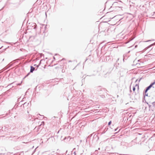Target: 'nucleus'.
<instances>
[{
    "instance_id": "1",
    "label": "nucleus",
    "mask_w": 155,
    "mask_h": 155,
    "mask_svg": "<svg viewBox=\"0 0 155 155\" xmlns=\"http://www.w3.org/2000/svg\"><path fill=\"white\" fill-rule=\"evenodd\" d=\"M132 88L133 91L135 92V91H138L139 89V87L138 84H135L133 85H131L130 86V89H131V88Z\"/></svg>"
},
{
    "instance_id": "2",
    "label": "nucleus",
    "mask_w": 155,
    "mask_h": 155,
    "mask_svg": "<svg viewBox=\"0 0 155 155\" xmlns=\"http://www.w3.org/2000/svg\"><path fill=\"white\" fill-rule=\"evenodd\" d=\"M155 81H154V82L152 84H151L149 86L147 87L146 89V90L145 91V94H146L147 91L149 90L152 87V86L155 84Z\"/></svg>"
},
{
    "instance_id": "3",
    "label": "nucleus",
    "mask_w": 155,
    "mask_h": 155,
    "mask_svg": "<svg viewBox=\"0 0 155 155\" xmlns=\"http://www.w3.org/2000/svg\"><path fill=\"white\" fill-rule=\"evenodd\" d=\"M35 69V68L32 66H31V70H30V72H32L33 71H34Z\"/></svg>"
},
{
    "instance_id": "4",
    "label": "nucleus",
    "mask_w": 155,
    "mask_h": 155,
    "mask_svg": "<svg viewBox=\"0 0 155 155\" xmlns=\"http://www.w3.org/2000/svg\"><path fill=\"white\" fill-rule=\"evenodd\" d=\"M136 65H137V66L138 67H142L143 66V64L142 63V64H141V65H140V64L139 63H137V64H136Z\"/></svg>"
},
{
    "instance_id": "5",
    "label": "nucleus",
    "mask_w": 155,
    "mask_h": 155,
    "mask_svg": "<svg viewBox=\"0 0 155 155\" xmlns=\"http://www.w3.org/2000/svg\"><path fill=\"white\" fill-rule=\"evenodd\" d=\"M111 121H110V122L108 123V125H110L111 124Z\"/></svg>"
}]
</instances>
